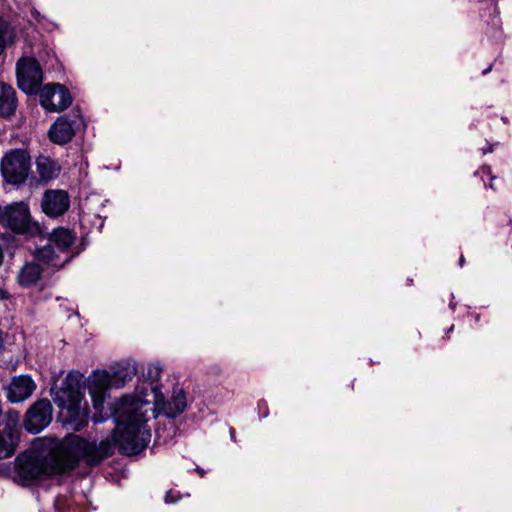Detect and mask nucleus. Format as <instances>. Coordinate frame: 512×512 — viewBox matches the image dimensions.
Masks as SVG:
<instances>
[{"mask_svg": "<svg viewBox=\"0 0 512 512\" xmlns=\"http://www.w3.org/2000/svg\"><path fill=\"white\" fill-rule=\"evenodd\" d=\"M112 449L109 440L97 444L79 435L68 434L55 445L50 468L44 467L36 459L21 456L16 460V477L22 485H31L44 473H65L77 468L81 462L95 466L109 457Z\"/></svg>", "mask_w": 512, "mask_h": 512, "instance_id": "nucleus-1", "label": "nucleus"}, {"mask_svg": "<svg viewBox=\"0 0 512 512\" xmlns=\"http://www.w3.org/2000/svg\"><path fill=\"white\" fill-rule=\"evenodd\" d=\"M149 401L135 395H125L108 411L93 416L95 423L114 417L117 426L113 433V442L123 454L135 455L149 444L151 432L147 426L150 419Z\"/></svg>", "mask_w": 512, "mask_h": 512, "instance_id": "nucleus-2", "label": "nucleus"}, {"mask_svg": "<svg viewBox=\"0 0 512 512\" xmlns=\"http://www.w3.org/2000/svg\"><path fill=\"white\" fill-rule=\"evenodd\" d=\"M83 374L70 371L60 386L51 389L54 403L59 407L62 417L76 429L88 419V405L81 392Z\"/></svg>", "mask_w": 512, "mask_h": 512, "instance_id": "nucleus-3", "label": "nucleus"}, {"mask_svg": "<svg viewBox=\"0 0 512 512\" xmlns=\"http://www.w3.org/2000/svg\"><path fill=\"white\" fill-rule=\"evenodd\" d=\"M137 374V368L134 362L125 361L113 367L112 373L105 370L94 371L88 378V389L93 402V407L98 413L108 411V404L114 406L115 403H106V392L109 388H120L131 381Z\"/></svg>", "mask_w": 512, "mask_h": 512, "instance_id": "nucleus-4", "label": "nucleus"}, {"mask_svg": "<svg viewBox=\"0 0 512 512\" xmlns=\"http://www.w3.org/2000/svg\"><path fill=\"white\" fill-rule=\"evenodd\" d=\"M75 240L73 231L58 227L49 234L48 244L37 249L36 258L49 267L62 268L71 259L70 249Z\"/></svg>", "mask_w": 512, "mask_h": 512, "instance_id": "nucleus-5", "label": "nucleus"}, {"mask_svg": "<svg viewBox=\"0 0 512 512\" xmlns=\"http://www.w3.org/2000/svg\"><path fill=\"white\" fill-rule=\"evenodd\" d=\"M0 223L16 234L42 236L44 227L32 219L28 203L13 202L2 208Z\"/></svg>", "mask_w": 512, "mask_h": 512, "instance_id": "nucleus-6", "label": "nucleus"}, {"mask_svg": "<svg viewBox=\"0 0 512 512\" xmlns=\"http://www.w3.org/2000/svg\"><path fill=\"white\" fill-rule=\"evenodd\" d=\"M1 173L10 184H22L29 176L31 157L25 149H12L1 160Z\"/></svg>", "mask_w": 512, "mask_h": 512, "instance_id": "nucleus-7", "label": "nucleus"}, {"mask_svg": "<svg viewBox=\"0 0 512 512\" xmlns=\"http://www.w3.org/2000/svg\"><path fill=\"white\" fill-rule=\"evenodd\" d=\"M154 396L153 408L149 406L150 417L156 415H163L167 418H176L182 414L187 407V399L184 390L180 387H174L169 399H165L160 388L152 386Z\"/></svg>", "mask_w": 512, "mask_h": 512, "instance_id": "nucleus-8", "label": "nucleus"}, {"mask_svg": "<svg viewBox=\"0 0 512 512\" xmlns=\"http://www.w3.org/2000/svg\"><path fill=\"white\" fill-rule=\"evenodd\" d=\"M17 81L19 88L26 94L38 92L42 83V70L32 57H23L17 63Z\"/></svg>", "mask_w": 512, "mask_h": 512, "instance_id": "nucleus-9", "label": "nucleus"}, {"mask_svg": "<svg viewBox=\"0 0 512 512\" xmlns=\"http://www.w3.org/2000/svg\"><path fill=\"white\" fill-rule=\"evenodd\" d=\"M19 420L18 411H10L5 416V426L0 428V460L11 457L19 441Z\"/></svg>", "mask_w": 512, "mask_h": 512, "instance_id": "nucleus-10", "label": "nucleus"}, {"mask_svg": "<svg viewBox=\"0 0 512 512\" xmlns=\"http://www.w3.org/2000/svg\"><path fill=\"white\" fill-rule=\"evenodd\" d=\"M53 408L47 399L37 400L27 410L24 426L30 433H38L46 428L52 421Z\"/></svg>", "mask_w": 512, "mask_h": 512, "instance_id": "nucleus-11", "label": "nucleus"}, {"mask_svg": "<svg viewBox=\"0 0 512 512\" xmlns=\"http://www.w3.org/2000/svg\"><path fill=\"white\" fill-rule=\"evenodd\" d=\"M42 107L50 112L61 111L67 108L72 101L69 91L60 84H47L39 90Z\"/></svg>", "mask_w": 512, "mask_h": 512, "instance_id": "nucleus-12", "label": "nucleus"}, {"mask_svg": "<svg viewBox=\"0 0 512 512\" xmlns=\"http://www.w3.org/2000/svg\"><path fill=\"white\" fill-rule=\"evenodd\" d=\"M70 207V196L61 189H48L41 199V210L49 218H58L64 215Z\"/></svg>", "mask_w": 512, "mask_h": 512, "instance_id": "nucleus-13", "label": "nucleus"}, {"mask_svg": "<svg viewBox=\"0 0 512 512\" xmlns=\"http://www.w3.org/2000/svg\"><path fill=\"white\" fill-rule=\"evenodd\" d=\"M37 385L29 375H17L12 377L6 387V398L10 403H21L29 399Z\"/></svg>", "mask_w": 512, "mask_h": 512, "instance_id": "nucleus-14", "label": "nucleus"}, {"mask_svg": "<svg viewBox=\"0 0 512 512\" xmlns=\"http://www.w3.org/2000/svg\"><path fill=\"white\" fill-rule=\"evenodd\" d=\"M75 120L68 117L58 118L49 130V138L52 142L62 145L71 141L75 134Z\"/></svg>", "mask_w": 512, "mask_h": 512, "instance_id": "nucleus-15", "label": "nucleus"}, {"mask_svg": "<svg viewBox=\"0 0 512 512\" xmlns=\"http://www.w3.org/2000/svg\"><path fill=\"white\" fill-rule=\"evenodd\" d=\"M43 266H47L35 257V261L26 262L17 274V282L22 287H30L36 284L43 273Z\"/></svg>", "mask_w": 512, "mask_h": 512, "instance_id": "nucleus-16", "label": "nucleus"}, {"mask_svg": "<svg viewBox=\"0 0 512 512\" xmlns=\"http://www.w3.org/2000/svg\"><path fill=\"white\" fill-rule=\"evenodd\" d=\"M36 169L42 181H50L60 174V165L53 159L46 156H39L36 159Z\"/></svg>", "mask_w": 512, "mask_h": 512, "instance_id": "nucleus-17", "label": "nucleus"}, {"mask_svg": "<svg viewBox=\"0 0 512 512\" xmlns=\"http://www.w3.org/2000/svg\"><path fill=\"white\" fill-rule=\"evenodd\" d=\"M17 106L16 92L4 83L0 84V115L7 117L12 115Z\"/></svg>", "mask_w": 512, "mask_h": 512, "instance_id": "nucleus-18", "label": "nucleus"}, {"mask_svg": "<svg viewBox=\"0 0 512 512\" xmlns=\"http://www.w3.org/2000/svg\"><path fill=\"white\" fill-rule=\"evenodd\" d=\"M162 374V367L159 364H150L147 368L146 377L153 384L158 381Z\"/></svg>", "mask_w": 512, "mask_h": 512, "instance_id": "nucleus-19", "label": "nucleus"}, {"mask_svg": "<svg viewBox=\"0 0 512 512\" xmlns=\"http://www.w3.org/2000/svg\"><path fill=\"white\" fill-rule=\"evenodd\" d=\"M178 499H179L178 492L168 491L165 495V502L168 504L175 503V502H177Z\"/></svg>", "mask_w": 512, "mask_h": 512, "instance_id": "nucleus-20", "label": "nucleus"}, {"mask_svg": "<svg viewBox=\"0 0 512 512\" xmlns=\"http://www.w3.org/2000/svg\"><path fill=\"white\" fill-rule=\"evenodd\" d=\"M9 296L8 291L5 288L0 287V300H7L9 299Z\"/></svg>", "mask_w": 512, "mask_h": 512, "instance_id": "nucleus-21", "label": "nucleus"}, {"mask_svg": "<svg viewBox=\"0 0 512 512\" xmlns=\"http://www.w3.org/2000/svg\"><path fill=\"white\" fill-rule=\"evenodd\" d=\"M464 263H465V258L463 255H461L459 258V266L462 267L464 265Z\"/></svg>", "mask_w": 512, "mask_h": 512, "instance_id": "nucleus-22", "label": "nucleus"}, {"mask_svg": "<svg viewBox=\"0 0 512 512\" xmlns=\"http://www.w3.org/2000/svg\"><path fill=\"white\" fill-rule=\"evenodd\" d=\"M4 348V339L2 337V334L0 333V351Z\"/></svg>", "mask_w": 512, "mask_h": 512, "instance_id": "nucleus-23", "label": "nucleus"}, {"mask_svg": "<svg viewBox=\"0 0 512 512\" xmlns=\"http://www.w3.org/2000/svg\"><path fill=\"white\" fill-rule=\"evenodd\" d=\"M3 258H4V256H3V251H2V248L0 247V266H1V265H2V263H3Z\"/></svg>", "mask_w": 512, "mask_h": 512, "instance_id": "nucleus-24", "label": "nucleus"}, {"mask_svg": "<svg viewBox=\"0 0 512 512\" xmlns=\"http://www.w3.org/2000/svg\"><path fill=\"white\" fill-rule=\"evenodd\" d=\"M230 435H231V438L234 439V437H235V430L233 428L230 430Z\"/></svg>", "mask_w": 512, "mask_h": 512, "instance_id": "nucleus-25", "label": "nucleus"}, {"mask_svg": "<svg viewBox=\"0 0 512 512\" xmlns=\"http://www.w3.org/2000/svg\"><path fill=\"white\" fill-rule=\"evenodd\" d=\"M490 70H491V66H490V67H488V68H485V70L483 71V74L488 73Z\"/></svg>", "mask_w": 512, "mask_h": 512, "instance_id": "nucleus-26", "label": "nucleus"}]
</instances>
